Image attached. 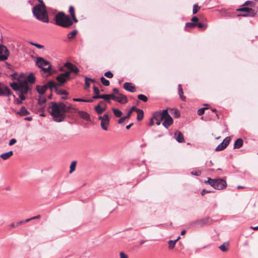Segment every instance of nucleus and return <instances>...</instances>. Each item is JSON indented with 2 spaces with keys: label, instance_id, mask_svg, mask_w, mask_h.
I'll use <instances>...</instances> for the list:
<instances>
[{
  "label": "nucleus",
  "instance_id": "nucleus-7",
  "mask_svg": "<svg viewBox=\"0 0 258 258\" xmlns=\"http://www.w3.org/2000/svg\"><path fill=\"white\" fill-rule=\"evenodd\" d=\"M214 182L213 187L215 189L222 190L226 188L227 186L226 181L223 178H215Z\"/></svg>",
  "mask_w": 258,
  "mask_h": 258
},
{
  "label": "nucleus",
  "instance_id": "nucleus-28",
  "mask_svg": "<svg viewBox=\"0 0 258 258\" xmlns=\"http://www.w3.org/2000/svg\"><path fill=\"white\" fill-rule=\"evenodd\" d=\"M93 92L94 93V95L92 96V99H100V97H98L99 96H101V95L100 94V90L99 89L96 87L95 86H94L93 87Z\"/></svg>",
  "mask_w": 258,
  "mask_h": 258
},
{
  "label": "nucleus",
  "instance_id": "nucleus-55",
  "mask_svg": "<svg viewBox=\"0 0 258 258\" xmlns=\"http://www.w3.org/2000/svg\"><path fill=\"white\" fill-rule=\"evenodd\" d=\"M249 6L250 7H254V3L252 1H247L242 5V6Z\"/></svg>",
  "mask_w": 258,
  "mask_h": 258
},
{
  "label": "nucleus",
  "instance_id": "nucleus-35",
  "mask_svg": "<svg viewBox=\"0 0 258 258\" xmlns=\"http://www.w3.org/2000/svg\"><path fill=\"white\" fill-rule=\"evenodd\" d=\"M112 110L114 115L116 117H120L122 115V112L118 108H112Z\"/></svg>",
  "mask_w": 258,
  "mask_h": 258
},
{
  "label": "nucleus",
  "instance_id": "nucleus-60",
  "mask_svg": "<svg viewBox=\"0 0 258 258\" xmlns=\"http://www.w3.org/2000/svg\"><path fill=\"white\" fill-rule=\"evenodd\" d=\"M200 9V7H199L198 5H195L193 6V14H196L198 11Z\"/></svg>",
  "mask_w": 258,
  "mask_h": 258
},
{
  "label": "nucleus",
  "instance_id": "nucleus-59",
  "mask_svg": "<svg viewBox=\"0 0 258 258\" xmlns=\"http://www.w3.org/2000/svg\"><path fill=\"white\" fill-rule=\"evenodd\" d=\"M195 26H196V24L192 22L187 23L185 25L186 28H194Z\"/></svg>",
  "mask_w": 258,
  "mask_h": 258
},
{
  "label": "nucleus",
  "instance_id": "nucleus-26",
  "mask_svg": "<svg viewBox=\"0 0 258 258\" xmlns=\"http://www.w3.org/2000/svg\"><path fill=\"white\" fill-rule=\"evenodd\" d=\"M243 145V140L242 138H238L234 143L233 149H239L242 147Z\"/></svg>",
  "mask_w": 258,
  "mask_h": 258
},
{
  "label": "nucleus",
  "instance_id": "nucleus-39",
  "mask_svg": "<svg viewBox=\"0 0 258 258\" xmlns=\"http://www.w3.org/2000/svg\"><path fill=\"white\" fill-rule=\"evenodd\" d=\"M77 163V162L76 161H73L72 162V163L70 165V167L69 172L70 173H72L75 170L76 168Z\"/></svg>",
  "mask_w": 258,
  "mask_h": 258
},
{
  "label": "nucleus",
  "instance_id": "nucleus-14",
  "mask_svg": "<svg viewBox=\"0 0 258 258\" xmlns=\"http://www.w3.org/2000/svg\"><path fill=\"white\" fill-rule=\"evenodd\" d=\"M106 109V105L101 101L94 107V110L98 114H102Z\"/></svg>",
  "mask_w": 258,
  "mask_h": 258
},
{
  "label": "nucleus",
  "instance_id": "nucleus-62",
  "mask_svg": "<svg viewBox=\"0 0 258 258\" xmlns=\"http://www.w3.org/2000/svg\"><path fill=\"white\" fill-rule=\"evenodd\" d=\"M31 44L38 49H41V48H43V47H44L43 45H42L41 44L34 43V42H31Z\"/></svg>",
  "mask_w": 258,
  "mask_h": 258
},
{
  "label": "nucleus",
  "instance_id": "nucleus-12",
  "mask_svg": "<svg viewBox=\"0 0 258 258\" xmlns=\"http://www.w3.org/2000/svg\"><path fill=\"white\" fill-rule=\"evenodd\" d=\"M238 11H240L242 12H244V14L240 15V16L243 17H253V10L252 8H249L246 7L245 6H242V8H239L237 10Z\"/></svg>",
  "mask_w": 258,
  "mask_h": 258
},
{
  "label": "nucleus",
  "instance_id": "nucleus-5",
  "mask_svg": "<svg viewBox=\"0 0 258 258\" xmlns=\"http://www.w3.org/2000/svg\"><path fill=\"white\" fill-rule=\"evenodd\" d=\"M57 84L59 87L63 86L68 81L72 80L70 76V72L66 71L59 74L56 78Z\"/></svg>",
  "mask_w": 258,
  "mask_h": 258
},
{
  "label": "nucleus",
  "instance_id": "nucleus-29",
  "mask_svg": "<svg viewBox=\"0 0 258 258\" xmlns=\"http://www.w3.org/2000/svg\"><path fill=\"white\" fill-rule=\"evenodd\" d=\"M178 93L181 100L185 101L186 100V97L183 95V91L181 84H178Z\"/></svg>",
  "mask_w": 258,
  "mask_h": 258
},
{
  "label": "nucleus",
  "instance_id": "nucleus-4",
  "mask_svg": "<svg viewBox=\"0 0 258 258\" xmlns=\"http://www.w3.org/2000/svg\"><path fill=\"white\" fill-rule=\"evenodd\" d=\"M49 109H54L59 112L64 113V114L67 113L66 105L63 102H51L50 105L47 108V110H49Z\"/></svg>",
  "mask_w": 258,
  "mask_h": 258
},
{
  "label": "nucleus",
  "instance_id": "nucleus-24",
  "mask_svg": "<svg viewBox=\"0 0 258 258\" xmlns=\"http://www.w3.org/2000/svg\"><path fill=\"white\" fill-rule=\"evenodd\" d=\"M36 90L39 95H43L45 93L47 90L46 85L45 84L42 86L37 85L36 86Z\"/></svg>",
  "mask_w": 258,
  "mask_h": 258
},
{
  "label": "nucleus",
  "instance_id": "nucleus-34",
  "mask_svg": "<svg viewBox=\"0 0 258 258\" xmlns=\"http://www.w3.org/2000/svg\"><path fill=\"white\" fill-rule=\"evenodd\" d=\"M159 111V114H160V115H162V117H163L164 118L171 117V115L168 113L167 109H163L162 111Z\"/></svg>",
  "mask_w": 258,
  "mask_h": 258
},
{
  "label": "nucleus",
  "instance_id": "nucleus-48",
  "mask_svg": "<svg viewBox=\"0 0 258 258\" xmlns=\"http://www.w3.org/2000/svg\"><path fill=\"white\" fill-rule=\"evenodd\" d=\"M168 247L169 249H172L175 247L176 243V240H170L168 241Z\"/></svg>",
  "mask_w": 258,
  "mask_h": 258
},
{
  "label": "nucleus",
  "instance_id": "nucleus-41",
  "mask_svg": "<svg viewBox=\"0 0 258 258\" xmlns=\"http://www.w3.org/2000/svg\"><path fill=\"white\" fill-rule=\"evenodd\" d=\"M47 101V99L45 97H41V95H39L38 99V104L41 105L44 104Z\"/></svg>",
  "mask_w": 258,
  "mask_h": 258
},
{
  "label": "nucleus",
  "instance_id": "nucleus-64",
  "mask_svg": "<svg viewBox=\"0 0 258 258\" xmlns=\"http://www.w3.org/2000/svg\"><path fill=\"white\" fill-rule=\"evenodd\" d=\"M16 142H17L16 139L15 138H13L9 141V145L12 146V145H14Z\"/></svg>",
  "mask_w": 258,
  "mask_h": 258
},
{
  "label": "nucleus",
  "instance_id": "nucleus-1",
  "mask_svg": "<svg viewBox=\"0 0 258 258\" xmlns=\"http://www.w3.org/2000/svg\"><path fill=\"white\" fill-rule=\"evenodd\" d=\"M39 1L41 3L33 8V14L37 19L43 22H48L49 20L45 6L42 1Z\"/></svg>",
  "mask_w": 258,
  "mask_h": 258
},
{
  "label": "nucleus",
  "instance_id": "nucleus-10",
  "mask_svg": "<svg viewBox=\"0 0 258 258\" xmlns=\"http://www.w3.org/2000/svg\"><path fill=\"white\" fill-rule=\"evenodd\" d=\"M32 86L20 88L18 91L17 94L19 96L20 99H26L25 95L27 94L29 92H31L32 90Z\"/></svg>",
  "mask_w": 258,
  "mask_h": 258
},
{
  "label": "nucleus",
  "instance_id": "nucleus-11",
  "mask_svg": "<svg viewBox=\"0 0 258 258\" xmlns=\"http://www.w3.org/2000/svg\"><path fill=\"white\" fill-rule=\"evenodd\" d=\"M231 141L230 137H226L223 141L217 146L215 149L216 151H221L224 150L229 144Z\"/></svg>",
  "mask_w": 258,
  "mask_h": 258
},
{
  "label": "nucleus",
  "instance_id": "nucleus-6",
  "mask_svg": "<svg viewBox=\"0 0 258 258\" xmlns=\"http://www.w3.org/2000/svg\"><path fill=\"white\" fill-rule=\"evenodd\" d=\"M48 111L52 117L53 121L55 122H60L63 121L66 118V114L59 112L54 109H51V111H49V110Z\"/></svg>",
  "mask_w": 258,
  "mask_h": 258
},
{
  "label": "nucleus",
  "instance_id": "nucleus-30",
  "mask_svg": "<svg viewBox=\"0 0 258 258\" xmlns=\"http://www.w3.org/2000/svg\"><path fill=\"white\" fill-rule=\"evenodd\" d=\"M69 12L70 14V15L72 18V19L73 20V21L75 22V23H77L78 22V20L76 18V15H75V9L74 8V7L73 6H70L69 7Z\"/></svg>",
  "mask_w": 258,
  "mask_h": 258
},
{
  "label": "nucleus",
  "instance_id": "nucleus-16",
  "mask_svg": "<svg viewBox=\"0 0 258 258\" xmlns=\"http://www.w3.org/2000/svg\"><path fill=\"white\" fill-rule=\"evenodd\" d=\"M74 112L75 113H78L80 117L83 119L88 121H91L90 115L87 112L82 110H79L78 108L74 109Z\"/></svg>",
  "mask_w": 258,
  "mask_h": 258
},
{
  "label": "nucleus",
  "instance_id": "nucleus-8",
  "mask_svg": "<svg viewBox=\"0 0 258 258\" xmlns=\"http://www.w3.org/2000/svg\"><path fill=\"white\" fill-rule=\"evenodd\" d=\"M11 95L16 98V96L13 94L11 90L7 86L0 82V96L9 97Z\"/></svg>",
  "mask_w": 258,
  "mask_h": 258
},
{
  "label": "nucleus",
  "instance_id": "nucleus-53",
  "mask_svg": "<svg viewBox=\"0 0 258 258\" xmlns=\"http://www.w3.org/2000/svg\"><path fill=\"white\" fill-rule=\"evenodd\" d=\"M190 174L192 175L199 176H200L201 174V171L200 170H193L191 172H190Z\"/></svg>",
  "mask_w": 258,
  "mask_h": 258
},
{
  "label": "nucleus",
  "instance_id": "nucleus-36",
  "mask_svg": "<svg viewBox=\"0 0 258 258\" xmlns=\"http://www.w3.org/2000/svg\"><path fill=\"white\" fill-rule=\"evenodd\" d=\"M10 87L12 88V89L16 92H18L19 90V85L18 82H13L10 83Z\"/></svg>",
  "mask_w": 258,
  "mask_h": 258
},
{
  "label": "nucleus",
  "instance_id": "nucleus-47",
  "mask_svg": "<svg viewBox=\"0 0 258 258\" xmlns=\"http://www.w3.org/2000/svg\"><path fill=\"white\" fill-rule=\"evenodd\" d=\"M75 108H74L72 106L71 104H70L68 106H66L67 113H75L74 112V109H75Z\"/></svg>",
  "mask_w": 258,
  "mask_h": 258
},
{
  "label": "nucleus",
  "instance_id": "nucleus-44",
  "mask_svg": "<svg viewBox=\"0 0 258 258\" xmlns=\"http://www.w3.org/2000/svg\"><path fill=\"white\" fill-rule=\"evenodd\" d=\"M109 124V123H107V122H106L105 120L101 121L100 123L101 127L104 131H107V125H108Z\"/></svg>",
  "mask_w": 258,
  "mask_h": 258
},
{
  "label": "nucleus",
  "instance_id": "nucleus-9",
  "mask_svg": "<svg viewBox=\"0 0 258 258\" xmlns=\"http://www.w3.org/2000/svg\"><path fill=\"white\" fill-rule=\"evenodd\" d=\"M10 54L8 48L4 45L0 44V61H4L7 60Z\"/></svg>",
  "mask_w": 258,
  "mask_h": 258
},
{
  "label": "nucleus",
  "instance_id": "nucleus-25",
  "mask_svg": "<svg viewBox=\"0 0 258 258\" xmlns=\"http://www.w3.org/2000/svg\"><path fill=\"white\" fill-rule=\"evenodd\" d=\"M17 114L20 116H24L30 114V112L27 110L25 106H22L20 108L19 111L17 112Z\"/></svg>",
  "mask_w": 258,
  "mask_h": 258
},
{
  "label": "nucleus",
  "instance_id": "nucleus-49",
  "mask_svg": "<svg viewBox=\"0 0 258 258\" xmlns=\"http://www.w3.org/2000/svg\"><path fill=\"white\" fill-rule=\"evenodd\" d=\"M89 78L87 77H85V86H84V89L87 90H88L89 88L90 87V84L88 82Z\"/></svg>",
  "mask_w": 258,
  "mask_h": 258
},
{
  "label": "nucleus",
  "instance_id": "nucleus-51",
  "mask_svg": "<svg viewBox=\"0 0 258 258\" xmlns=\"http://www.w3.org/2000/svg\"><path fill=\"white\" fill-rule=\"evenodd\" d=\"M104 76L109 79H111L113 78V74L111 71H108L104 73Z\"/></svg>",
  "mask_w": 258,
  "mask_h": 258
},
{
  "label": "nucleus",
  "instance_id": "nucleus-37",
  "mask_svg": "<svg viewBox=\"0 0 258 258\" xmlns=\"http://www.w3.org/2000/svg\"><path fill=\"white\" fill-rule=\"evenodd\" d=\"M48 65L49 66L47 68L43 67L41 69L44 73H48L49 75H51L52 74V73L51 72V71L52 70V66L50 63Z\"/></svg>",
  "mask_w": 258,
  "mask_h": 258
},
{
  "label": "nucleus",
  "instance_id": "nucleus-38",
  "mask_svg": "<svg viewBox=\"0 0 258 258\" xmlns=\"http://www.w3.org/2000/svg\"><path fill=\"white\" fill-rule=\"evenodd\" d=\"M229 245V243L227 242H225L224 243H223L222 245H221L219 246L220 249L223 251V252H226L228 250V246Z\"/></svg>",
  "mask_w": 258,
  "mask_h": 258
},
{
  "label": "nucleus",
  "instance_id": "nucleus-46",
  "mask_svg": "<svg viewBox=\"0 0 258 258\" xmlns=\"http://www.w3.org/2000/svg\"><path fill=\"white\" fill-rule=\"evenodd\" d=\"M108 95H109V98L110 100H111V99H112L116 102H120V100H119L118 96H116L114 94L111 93V94H109Z\"/></svg>",
  "mask_w": 258,
  "mask_h": 258
},
{
  "label": "nucleus",
  "instance_id": "nucleus-27",
  "mask_svg": "<svg viewBox=\"0 0 258 258\" xmlns=\"http://www.w3.org/2000/svg\"><path fill=\"white\" fill-rule=\"evenodd\" d=\"M14 154L13 151H10L4 153L0 155V157L4 160L9 159Z\"/></svg>",
  "mask_w": 258,
  "mask_h": 258
},
{
  "label": "nucleus",
  "instance_id": "nucleus-18",
  "mask_svg": "<svg viewBox=\"0 0 258 258\" xmlns=\"http://www.w3.org/2000/svg\"><path fill=\"white\" fill-rule=\"evenodd\" d=\"M123 88L126 91L132 93H134L136 91V86L131 82L124 83Z\"/></svg>",
  "mask_w": 258,
  "mask_h": 258
},
{
  "label": "nucleus",
  "instance_id": "nucleus-57",
  "mask_svg": "<svg viewBox=\"0 0 258 258\" xmlns=\"http://www.w3.org/2000/svg\"><path fill=\"white\" fill-rule=\"evenodd\" d=\"M28 222H29V220L28 219H26L25 220H22V221H19L17 223H16V226L18 227L19 226H20L23 224L26 223Z\"/></svg>",
  "mask_w": 258,
  "mask_h": 258
},
{
  "label": "nucleus",
  "instance_id": "nucleus-21",
  "mask_svg": "<svg viewBox=\"0 0 258 258\" xmlns=\"http://www.w3.org/2000/svg\"><path fill=\"white\" fill-rule=\"evenodd\" d=\"M46 85L47 90L49 89L52 92L53 90H55V88H57L59 87L58 84L56 83L53 80H49L47 83L45 84Z\"/></svg>",
  "mask_w": 258,
  "mask_h": 258
},
{
  "label": "nucleus",
  "instance_id": "nucleus-54",
  "mask_svg": "<svg viewBox=\"0 0 258 258\" xmlns=\"http://www.w3.org/2000/svg\"><path fill=\"white\" fill-rule=\"evenodd\" d=\"M18 74L17 72H14V73L10 75V77L13 80L18 81Z\"/></svg>",
  "mask_w": 258,
  "mask_h": 258
},
{
  "label": "nucleus",
  "instance_id": "nucleus-61",
  "mask_svg": "<svg viewBox=\"0 0 258 258\" xmlns=\"http://www.w3.org/2000/svg\"><path fill=\"white\" fill-rule=\"evenodd\" d=\"M196 26H198V27L201 28L202 30H204L205 28L206 27V25L204 24H203L202 23H199L196 24Z\"/></svg>",
  "mask_w": 258,
  "mask_h": 258
},
{
  "label": "nucleus",
  "instance_id": "nucleus-50",
  "mask_svg": "<svg viewBox=\"0 0 258 258\" xmlns=\"http://www.w3.org/2000/svg\"><path fill=\"white\" fill-rule=\"evenodd\" d=\"M208 109V107H202L198 109L197 113L199 115H202L204 114L205 110Z\"/></svg>",
  "mask_w": 258,
  "mask_h": 258
},
{
  "label": "nucleus",
  "instance_id": "nucleus-40",
  "mask_svg": "<svg viewBox=\"0 0 258 258\" xmlns=\"http://www.w3.org/2000/svg\"><path fill=\"white\" fill-rule=\"evenodd\" d=\"M100 81L101 83L105 86H108L110 84L109 81L105 79L103 76L100 78Z\"/></svg>",
  "mask_w": 258,
  "mask_h": 258
},
{
  "label": "nucleus",
  "instance_id": "nucleus-3",
  "mask_svg": "<svg viewBox=\"0 0 258 258\" xmlns=\"http://www.w3.org/2000/svg\"><path fill=\"white\" fill-rule=\"evenodd\" d=\"M213 220L209 217H206L200 219H197L189 223V226L190 228H198L207 225H211L213 223Z\"/></svg>",
  "mask_w": 258,
  "mask_h": 258
},
{
  "label": "nucleus",
  "instance_id": "nucleus-45",
  "mask_svg": "<svg viewBox=\"0 0 258 258\" xmlns=\"http://www.w3.org/2000/svg\"><path fill=\"white\" fill-rule=\"evenodd\" d=\"M214 179H212L211 177H208L207 180H205L204 181V183L206 184H209L211 185L212 187L213 186L214 183Z\"/></svg>",
  "mask_w": 258,
  "mask_h": 258
},
{
  "label": "nucleus",
  "instance_id": "nucleus-13",
  "mask_svg": "<svg viewBox=\"0 0 258 258\" xmlns=\"http://www.w3.org/2000/svg\"><path fill=\"white\" fill-rule=\"evenodd\" d=\"M25 77V74L23 73H21L18 76V83L19 85V88H22L26 87L31 86L27 84L25 80L24 79Z\"/></svg>",
  "mask_w": 258,
  "mask_h": 258
},
{
  "label": "nucleus",
  "instance_id": "nucleus-42",
  "mask_svg": "<svg viewBox=\"0 0 258 258\" xmlns=\"http://www.w3.org/2000/svg\"><path fill=\"white\" fill-rule=\"evenodd\" d=\"M99 97H100V99H102L104 100L106 102H107L108 103H111V100H110V99L109 98L108 94H102L101 95V96H99Z\"/></svg>",
  "mask_w": 258,
  "mask_h": 258
},
{
  "label": "nucleus",
  "instance_id": "nucleus-2",
  "mask_svg": "<svg viewBox=\"0 0 258 258\" xmlns=\"http://www.w3.org/2000/svg\"><path fill=\"white\" fill-rule=\"evenodd\" d=\"M55 24L59 26L68 28L73 25V21L70 17L63 12H60L55 16Z\"/></svg>",
  "mask_w": 258,
  "mask_h": 258
},
{
  "label": "nucleus",
  "instance_id": "nucleus-32",
  "mask_svg": "<svg viewBox=\"0 0 258 258\" xmlns=\"http://www.w3.org/2000/svg\"><path fill=\"white\" fill-rule=\"evenodd\" d=\"M137 120L139 121H141L144 116V112L143 109H140V110H138V111L137 112Z\"/></svg>",
  "mask_w": 258,
  "mask_h": 258
},
{
  "label": "nucleus",
  "instance_id": "nucleus-15",
  "mask_svg": "<svg viewBox=\"0 0 258 258\" xmlns=\"http://www.w3.org/2000/svg\"><path fill=\"white\" fill-rule=\"evenodd\" d=\"M63 67L69 70V71H68L70 72V74L71 73H74L76 74H77L79 72V69L75 64L71 62L67 61L65 62L63 64Z\"/></svg>",
  "mask_w": 258,
  "mask_h": 258
},
{
  "label": "nucleus",
  "instance_id": "nucleus-20",
  "mask_svg": "<svg viewBox=\"0 0 258 258\" xmlns=\"http://www.w3.org/2000/svg\"><path fill=\"white\" fill-rule=\"evenodd\" d=\"M174 138L179 143H182L185 142L183 135L179 131L177 130L175 132Z\"/></svg>",
  "mask_w": 258,
  "mask_h": 258
},
{
  "label": "nucleus",
  "instance_id": "nucleus-23",
  "mask_svg": "<svg viewBox=\"0 0 258 258\" xmlns=\"http://www.w3.org/2000/svg\"><path fill=\"white\" fill-rule=\"evenodd\" d=\"M173 123V119L172 117H169L168 118H165L163 119L162 125L165 128L168 129Z\"/></svg>",
  "mask_w": 258,
  "mask_h": 258
},
{
  "label": "nucleus",
  "instance_id": "nucleus-58",
  "mask_svg": "<svg viewBox=\"0 0 258 258\" xmlns=\"http://www.w3.org/2000/svg\"><path fill=\"white\" fill-rule=\"evenodd\" d=\"M77 33H68V38L70 40H72L76 38Z\"/></svg>",
  "mask_w": 258,
  "mask_h": 258
},
{
  "label": "nucleus",
  "instance_id": "nucleus-19",
  "mask_svg": "<svg viewBox=\"0 0 258 258\" xmlns=\"http://www.w3.org/2000/svg\"><path fill=\"white\" fill-rule=\"evenodd\" d=\"M24 79L25 80L27 84H29V85L31 86L32 84H33L36 81V77L33 73H30L27 76H26L25 75V77Z\"/></svg>",
  "mask_w": 258,
  "mask_h": 258
},
{
  "label": "nucleus",
  "instance_id": "nucleus-17",
  "mask_svg": "<svg viewBox=\"0 0 258 258\" xmlns=\"http://www.w3.org/2000/svg\"><path fill=\"white\" fill-rule=\"evenodd\" d=\"M35 63L36 65L40 69L43 68V66H47L50 63L49 61L45 59L43 57L40 56L36 58Z\"/></svg>",
  "mask_w": 258,
  "mask_h": 258
},
{
  "label": "nucleus",
  "instance_id": "nucleus-52",
  "mask_svg": "<svg viewBox=\"0 0 258 258\" xmlns=\"http://www.w3.org/2000/svg\"><path fill=\"white\" fill-rule=\"evenodd\" d=\"M103 120H105L107 122V123H109L110 122V117L108 114L105 113L103 116Z\"/></svg>",
  "mask_w": 258,
  "mask_h": 258
},
{
  "label": "nucleus",
  "instance_id": "nucleus-63",
  "mask_svg": "<svg viewBox=\"0 0 258 258\" xmlns=\"http://www.w3.org/2000/svg\"><path fill=\"white\" fill-rule=\"evenodd\" d=\"M140 108H137L136 106H133L131 107V108H130V109L129 110V111L130 112H132V113H133V112L134 111H136V112L138 111V110H140Z\"/></svg>",
  "mask_w": 258,
  "mask_h": 258
},
{
  "label": "nucleus",
  "instance_id": "nucleus-56",
  "mask_svg": "<svg viewBox=\"0 0 258 258\" xmlns=\"http://www.w3.org/2000/svg\"><path fill=\"white\" fill-rule=\"evenodd\" d=\"M174 118H179L180 116V113L178 109H175L173 113Z\"/></svg>",
  "mask_w": 258,
  "mask_h": 258
},
{
  "label": "nucleus",
  "instance_id": "nucleus-31",
  "mask_svg": "<svg viewBox=\"0 0 258 258\" xmlns=\"http://www.w3.org/2000/svg\"><path fill=\"white\" fill-rule=\"evenodd\" d=\"M119 96H118L119 100H120V102H118L119 103L121 104H124L128 102V99L127 98V97L122 94H119Z\"/></svg>",
  "mask_w": 258,
  "mask_h": 258
},
{
  "label": "nucleus",
  "instance_id": "nucleus-43",
  "mask_svg": "<svg viewBox=\"0 0 258 258\" xmlns=\"http://www.w3.org/2000/svg\"><path fill=\"white\" fill-rule=\"evenodd\" d=\"M137 97L139 100H141L144 102H146L148 101V97L144 94H139Z\"/></svg>",
  "mask_w": 258,
  "mask_h": 258
},
{
  "label": "nucleus",
  "instance_id": "nucleus-33",
  "mask_svg": "<svg viewBox=\"0 0 258 258\" xmlns=\"http://www.w3.org/2000/svg\"><path fill=\"white\" fill-rule=\"evenodd\" d=\"M55 92L56 94L59 95H69V92L65 90L59 89L58 88H55Z\"/></svg>",
  "mask_w": 258,
  "mask_h": 258
},
{
  "label": "nucleus",
  "instance_id": "nucleus-22",
  "mask_svg": "<svg viewBox=\"0 0 258 258\" xmlns=\"http://www.w3.org/2000/svg\"><path fill=\"white\" fill-rule=\"evenodd\" d=\"M153 118L156 120V124L157 125H159L161 124V122L162 120H163L164 118L162 117V115L159 114V111H155L153 113Z\"/></svg>",
  "mask_w": 258,
  "mask_h": 258
}]
</instances>
